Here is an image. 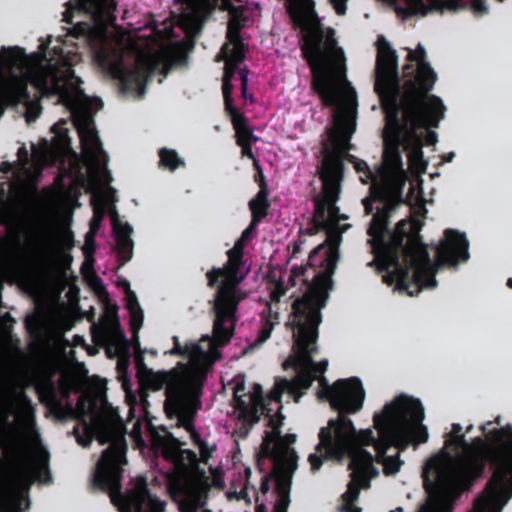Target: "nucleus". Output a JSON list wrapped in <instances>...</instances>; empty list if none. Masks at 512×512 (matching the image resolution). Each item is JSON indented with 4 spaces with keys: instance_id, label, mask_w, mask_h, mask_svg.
Masks as SVG:
<instances>
[{
    "instance_id": "52",
    "label": "nucleus",
    "mask_w": 512,
    "mask_h": 512,
    "mask_svg": "<svg viewBox=\"0 0 512 512\" xmlns=\"http://www.w3.org/2000/svg\"><path fill=\"white\" fill-rule=\"evenodd\" d=\"M249 408H256L258 413H260V409L262 408L263 395H262V387L259 384H255L254 391L249 394Z\"/></svg>"
},
{
    "instance_id": "8",
    "label": "nucleus",
    "mask_w": 512,
    "mask_h": 512,
    "mask_svg": "<svg viewBox=\"0 0 512 512\" xmlns=\"http://www.w3.org/2000/svg\"><path fill=\"white\" fill-rule=\"evenodd\" d=\"M228 260L224 267H213L206 273L207 286L218 285L215 301L213 322V338L218 346L227 345L233 335L237 321L236 312L241 298L238 296L237 285L244 276H238L243 265V256L228 250Z\"/></svg>"
},
{
    "instance_id": "50",
    "label": "nucleus",
    "mask_w": 512,
    "mask_h": 512,
    "mask_svg": "<svg viewBox=\"0 0 512 512\" xmlns=\"http://www.w3.org/2000/svg\"><path fill=\"white\" fill-rule=\"evenodd\" d=\"M244 26L240 25L238 23H228L227 26V32H226V39L228 43H234L238 41H243L241 38V30Z\"/></svg>"
},
{
    "instance_id": "41",
    "label": "nucleus",
    "mask_w": 512,
    "mask_h": 512,
    "mask_svg": "<svg viewBox=\"0 0 512 512\" xmlns=\"http://www.w3.org/2000/svg\"><path fill=\"white\" fill-rule=\"evenodd\" d=\"M36 391L42 402L49 401L60 405V402L56 399L55 385L50 379L38 383L36 385Z\"/></svg>"
},
{
    "instance_id": "11",
    "label": "nucleus",
    "mask_w": 512,
    "mask_h": 512,
    "mask_svg": "<svg viewBox=\"0 0 512 512\" xmlns=\"http://www.w3.org/2000/svg\"><path fill=\"white\" fill-rule=\"evenodd\" d=\"M76 78L72 68L60 69L55 64H39L23 77L13 76L10 80L0 75V118L5 108L16 106L21 100L29 99L28 84L33 85L43 95H64L65 84Z\"/></svg>"
},
{
    "instance_id": "37",
    "label": "nucleus",
    "mask_w": 512,
    "mask_h": 512,
    "mask_svg": "<svg viewBox=\"0 0 512 512\" xmlns=\"http://www.w3.org/2000/svg\"><path fill=\"white\" fill-rule=\"evenodd\" d=\"M233 129L235 130L237 145H242L245 143H256L259 141V137L254 135L253 130L249 127L247 118H245L243 121H239L233 124Z\"/></svg>"
},
{
    "instance_id": "18",
    "label": "nucleus",
    "mask_w": 512,
    "mask_h": 512,
    "mask_svg": "<svg viewBox=\"0 0 512 512\" xmlns=\"http://www.w3.org/2000/svg\"><path fill=\"white\" fill-rule=\"evenodd\" d=\"M150 437L152 445L156 449L161 450L166 459L174 461L185 468H198L200 459L197 454L190 449H182L180 440L174 437L166 428H161L160 431L152 428L150 430Z\"/></svg>"
},
{
    "instance_id": "24",
    "label": "nucleus",
    "mask_w": 512,
    "mask_h": 512,
    "mask_svg": "<svg viewBox=\"0 0 512 512\" xmlns=\"http://www.w3.org/2000/svg\"><path fill=\"white\" fill-rule=\"evenodd\" d=\"M40 469L31 474L26 465L17 466L5 484L0 483V512H21L20 504L10 501L5 494L8 487L26 484L30 486L34 480H40Z\"/></svg>"
},
{
    "instance_id": "21",
    "label": "nucleus",
    "mask_w": 512,
    "mask_h": 512,
    "mask_svg": "<svg viewBox=\"0 0 512 512\" xmlns=\"http://www.w3.org/2000/svg\"><path fill=\"white\" fill-rule=\"evenodd\" d=\"M384 148L382 155V164L376 169L378 178L383 184L391 180L396 175H404L402 155L400 151V141L394 138L390 132H386V126L383 131Z\"/></svg>"
},
{
    "instance_id": "60",
    "label": "nucleus",
    "mask_w": 512,
    "mask_h": 512,
    "mask_svg": "<svg viewBox=\"0 0 512 512\" xmlns=\"http://www.w3.org/2000/svg\"><path fill=\"white\" fill-rule=\"evenodd\" d=\"M238 7V11H231V13L229 14L230 15V19L228 21V23H238L240 25H243L245 24V22L247 21V17L245 16L244 14V11H245V8L243 6H237Z\"/></svg>"
},
{
    "instance_id": "44",
    "label": "nucleus",
    "mask_w": 512,
    "mask_h": 512,
    "mask_svg": "<svg viewBox=\"0 0 512 512\" xmlns=\"http://www.w3.org/2000/svg\"><path fill=\"white\" fill-rule=\"evenodd\" d=\"M24 104L26 106L25 119L27 123L34 122L40 115L41 106L38 101H34L29 93V99L21 100L20 104Z\"/></svg>"
},
{
    "instance_id": "51",
    "label": "nucleus",
    "mask_w": 512,
    "mask_h": 512,
    "mask_svg": "<svg viewBox=\"0 0 512 512\" xmlns=\"http://www.w3.org/2000/svg\"><path fill=\"white\" fill-rule=\"evenodd\" d=\"M79 134L82 142L89 139L95 146V148L102 150L101 142L97 135V132L90 129L88 125L85 127V129L79 130Z\"/></svg>"
},
{
    "instance_id": "56",
    "label": "nucleus",
    "mask_w": 512,
    "mask_h": 512,
    "mask_svg": "<svg viewBox=\"0 0 512 512\" xmlns=\"http://www.w3.org/2000/svg\"><path fill=\"white\" fill-rule=\"evenodd\" d=\"M137 348L139 349V352H137L135 354V357H134L135 366H136V369H137V373L142 377L143 375H145L151 369L148 368L147 365L144 362L143 352L141 351L140 345H139L138 342H137Z\"/></svg>"
},
{
    "instance_id": "12",
    "label": "nucleus",
    "mask_w": 512,
    "mask_h": 512,
    "mask_svg": "<svg viewBox=\"0 0 512 512\" xmlns=\"http://www.w3.org/2000/svg\"><path fill=\"white\" fill-rule=\"evenodd\" d=\"M100 444H110L102 453L93 476V486L112 497L121 495L122 465L127 463L126 428L119 422L97 420L93 427Z\"/></svg>"
},
{
    "instance_id": "55",
    "label": "nucleus",
    "mask_w": 512,
    "mask_h": 512,
    "mask_svg": "<svg viewBox=\"0 0 512 512\" xmlns=\"http://www.w3.org/2000/svg\"><path fill=\"white\" fill-rule=\"evenodd\" d=\"M328 228L327 221H321L320 218L317 217L316 211L314 210L312 217V225L305 230L306 235H315L318 232L325 230Z\"/></svg>"
},
{
    "instance_id": "6",
    "label": "nucleus",
    "mask_w": 512,
    "mask_h": 512,
    "mask_svg": "<svg viewBox=\"0 0 512 512\" xmlns=\"http://www.w3.org/2000/svg\"><path fill=\"white\" fill-rule=\"evenodd\" d=\"M397 86L388 79H380L377 84V96L386 122V132L394 138L402 139L403 148L408 153L412 166L425 169L427 162L423 156V142L418 130L421 128H438L444 118L446 107L440 97H432L430 104L398 103Z\"/></svg>"
},
{
    "instance_id": "61",
    "label": "nucleus",
    "mask_w": 512,
    "mask_h": 512,
    "mask_svg": "<svg viewBox=\"0 0 512 512\" xmlns=\"http://www.w3.org/2000/svg\"><path fill=\"white\" fill-rule=\"evenodd\" d=\"M453 507L444 503H437L435 505H426L423 512H452Z\"/></svg>"
},
{
    "instance_id": "54",
    "label": "nucleus",
    "mask_w": 512,
    "mask_h": 512,
    "mask_svg": "<svg viewBox=\"0 0 512 512\" xmlns=\"http://www.w3.org/2000/svg\"><path fill=\"white\" fill-rule=\"evenodd\" d=\"M323 450H325V455H317V454H310L309 457H308V461L311 465V470L312 472H316L318 471L322 464H323V461L325 459H333L332 457H330L328 455V452H327V449L326 448H322L321 451H318L319 453H321Z\"/></svg>"
},
{
    "instance_id": "28",
    "label": "nucleus",
    "mask_w": 512,
    "mask_h": 512,
    "mask_svg": "<svg viewBox=\"0 0 512 512\" xmlns=\"http://www.w3.org/2000/svg\"><path fill=\"white\" fill-rule=\"evenodd\" d=\"M79 10L90 14L95 21L113 16L116 10L114 0H77Z\"/></svg>"
},
{
    "instance_id": "19",
    "label": "nucleus",
    "mask_w": 512,
    "mask_h": 512,
    "mask_svg": "<svg viewBox=\"0 0 512 512\" xmlns=\"http://www.w3.org/2000/svg\"><path fill=\"white\" fill-rule=\"evenodd\" d=\"M123 512H164L165 502L152 494L145 476H138L135 484L123 495Z\"/></svg>"
},
{
    "instance_id": "4",
    "label": "nucleus",
    "mask_w": 512,
    "mask_h": 512,
    "mask_svg": "<svg viewBox=\"0 0 512 512\" xmlns=\"http://www.w3.org/2000/svg\"><path fill=\"white\" fill-rule=\"evenodd\" d=\"M323 270L318 271L308 284L306 292L292 303V311L289 321L286 323L293 331V351L296 363L311 371L318 379L319 384L324 388L320 396H325L330 401V386L323 376L328 367L326 359L319 362L313 361V355L317 353V340L319 337V326L322 322L321 310L325 308L329 298V290L332 288V274L335 264L330 256L321 260Z\"/></svg>"
},
{
    "instance_id": "63",
    "label": "nucleus",
    "mask_w": 512,
    "mask_h": 512,
    "mask_svg": "<svg viewBox=\"0 0 512 512\" xmlns=\"http://www.w3.org/2000/svg\"><path fill=\"white\" fill-rule=\"evenodd\" d=\"M329 2L337 15L343 16L346 14L348 0H329Z\"/></svg>"
},
{
    "instance_id": "23",
    "label": "nucleus",
    "mask_w": 512,
    "mask_h": 512,
    "mask_svg": "<svg viewBox=\"0 0 512 512\" xmlns=\"http://www.w3.org/2000/svg\"><path fill=\"white\" fill-rule=\"evenodd\" d=\"M72 262L71 255H60L54 246L51 238H45L41 242L39 253L35 261L37 269L43 273H51L60 270L62 275L70 268Z\"/></svg>"
},
{
    "instance_id": "27",
    "label": "nucleus",
    "mask_w": 512,
    "mask_h": 512,
    "mask_svg": "<svg viewBox=\"0 0 512 512\" xmlns=\"http://www.w3.org/2000/svg\"><path fill=\"white\" fill-rule=\"evenodd\" d=\"M112 225L119 262L124 265L130 261L133 255L134 243L131 239L133 229L129 223L120 222L116 213L112 216Z\"/></svg>"
},
{
    "instance_id": "25",
    "label": "nucleus",
    "mask_w": 512,
    "mask_h": 512,
    "mask_svg": "<svg viewBox=\"0 0 512 512\" xmlns=\"http://www.w3.org/2000/svg\"><path fill=\"white\" fill-rule=\"evenodd\" d=\"M297 459L296 452H293L292 457L272 461L274 464L275 492L278 497L290 498L292 474L297 468Z\"/></svg>"
},
{
    "instance_id": "1",
    "label": "nucleus",
    "mask_w": 512,
    "mask_h": 512,
    "mask_svg": "<svg viewBox=\"0 0 512 512\" xmlns=\"http://www.w3.org/2000/svg\"><path fill=\"white\" fill-rule=\"evenodd\" d=\"M294 28H301L303 43L300 45L302 57L311 73V88L322 105L336 110L335 128L330 129L329 138L339 151H329L324 155L318 173L322 182L321 195L315 197V211L321 221L332 224L340 213L336 205L341 191L344 162L349 141L355 131L357 97L354 90L342 95L340 82L346 80V57L338 46L335 30L323 27L316 11H288Z\"/></svg>"
},
{
    "instance_id": "5",
    "label": "nucleus",
    "mask_w": 512,
    "mask_h": 512,
    "mask_svg": "<svg viewBox=\"0 0 512 512\" xmlns=\"http://www.w3.org/2000/svg\"><path fill=\"white\" fill-rule=\"evenodd\" d=\"M424 408L417 398L400 395L385 404L373 417L374 428L380 434L376 446V462L383 465L386 476L397 474L403 464L400 451L410 445L426 443L429 437L424 420Z\"/></svg>"
},
{
    "instance_id": "3",
    "label": "nucleus",
    "mask_w": 512,
    "mask_h": 512,
    "mask_svg": "<svg viewBox=\"0 0 512 512\" xmlns=\"http://www.w3.org/2000/svg\"><path fill=\"white\" fill-rule=\"evenodd\" d=\"M480 436L465 440L452 458L450 468L436 459L424 466L422 478L427 493L456 494L469 491L485 472L487 462L494 468L486 490L495 495L499 491L512 496V424L489 430Z\"/></svg>"
},
{
    "instance_id": "17",
    "label": "nucleus",
    "mask_w": 512,
    "mask_h": 512,
    "mask_svg": "<svg viewBox=\"0 0 512 512\" xmlns=\"http://www.w3.org/2000/svg\"><path fill=\"white\" fill-rule=\"evenodd\" d=\"M142 378L147 387L153 391H158L165 387V401H168L170 389L180 387L187 391L190 389L192 382L195 380H205L206 375L200 369H192L185 373L177 368L158 372H154L151 369Z\"/></svg>"
},
{
    "instance_id": "39",
    "label": "nucleus",
    "mask_w": 512,
    "mask_h": 512,
    "mask_svg": "<svg viewBox=\"0 0 512 512\" xmlns=\"http://www.w3.org/2000/svg\"><path fill=\"white\" fill-rule=\"evenodd\" d=\"M72 18H73L72 12L69 9H67L63 13V21L66 22L67 24L73 25L69 29L68 34L75 38L88 36L91 32V25L87 22H82V21L73 24Z\"/></svg>"
},
{
    "instance_id": "64",
    "label": "nucleus",
    "mask_w": 512,
    "mask_h": 512,
    "mask_svg": "<svg viewBox=\"0 0 512 512\" xmlns=\"http://www.w3.org/2000/svg\"><path fill=\"white\" fill-rule=\"evenodd\" d=\"M289 504L290 498L278 497V500L274 505L273 512H287Z\"/></svg>"
},
{
    "instance_id": "36",
    "label": "nucleus",
    "mask_w": 512,
    "mask_h": 512,
    "mask_svg": "<svg viewBox=\"0 0 512 512\" xmlns=\"http://www.w3.org/2000/svg\"><path fill=\"white\" fill-rule=\"evenodd\" d=\"M466 436L463 428L459 423H453L451 431L446 435L444 446L451 449L455 454L460 451V448L465 444Z\"/></svg>"
},
{
    "instance_id": "47",
    "label": "nucleus",
    "mask_w": 512,
    "mask_h": 512,
    "mask_svg": "<svg viewBox=\"0 0 512 512\" xmlns=\"http://www.w3.org/2000/svg\"><path fill=\"white\" fill-rule=\"evenodd\" d=\"M268 310H269V315L268 317H266L260 331H259V335H258V338H257V342L258 343H264L267 339L270 338L271 336V333H272V330L274 328V325H275V321H273L272 319V314H271V308H270V305H268Z\"/></svg>"
},
{
    "instance_id": "14",
    "label": "nucleus",
    "mask_w": 512,
    "mask_h": 512,
    "mask_svg": "<svg viewBox=\"0 0 512 512\" xmlns=\"http://www.w3.org/2000/svg\"><path fill=\"white\" fill-rule=\"evenodd\" d=\"M205 380H195L189 390L185 391L180 387L170 389L168 401H165L164 408L170 417L175 416L178 426L183 427L190 438L197 432L195 429V417L201 408L200 398Z\"/></svg>"
},
{
    "instance_id": "49",
    "label": "nucleus",
    "mask_w": 512,
    "mask_h": 512,
    "mask_svg": "<svg viewBox=\"0 0 512 512\" xmlns=\"http://www.w3.org/2000/svg\"><path fill=\"white\" fill-rule=\"evenodd\" d=\"M225 111L229 114L232 125L245 120V115L240 113L237 108L233 105V98H224Z\"/></svg>"
},
{
    "instance_id": "30",
    "label": "nucleus",
    "mask_w": 512,
    "mask_h": 512,
    "mask_svg": "<svg viewBox=\"0 0 512 512\" xmlns=\"http://www.w3.org/2000/svg\"><path fill=\"white\" fill-rule=\"evenodd\" d=\"M126 306L130 313V326L134 336L137 338L138 331L142 327L144 320L143 310L138 302L134 291L130 289V285L126 282Z\"/></svg>"
},
{
    "instance_id": "34",
    "label": "nucleus",
    "mask_w": 512,
    "mask_h": 512,
    "mask_svg": "<svg viewBox=\"0 0 512 512\" xmlns=\"http://www.w3.org/2000/svg\"><path fill=\"white\" fill-rule=\"evenodd\" d=\"M159 165L169 171H175L179 167L185 166V162L181 159L174 149L166 147L158 151Z\"/></svg>"
},
{
    "instance_id": "45",
    "label": "nucleus",
    "mask_w": 512,
    "mask_h": 512,
    "mask_svg": "<svg viewBox=\"0 0 512 512\" xmlns=\"http://www.w3.org/2000/svg\"><path fill=\"white\" fill-rule=\"evenodd\" d=\"M285 391H289L291 394L295 395L292 380L289 381L286 378H281L275 382L274 388L271 391V398L280 401V398Z\"/></svg>"
},
{
    "instance_id": "10",
    "label": "nucleus",
    "mask_w": 512,
    "mask_h": 512,
    "mask_svg": "<svg viewBox=\"0 0 512 512\" xmlns=\"http://www.w3.org/2000/svg\"><path fill=\"white\" fill-rule=\"evenodd\" d=\"M322 448H326L328 455L337 461L345 457L350 460L348 469L351 470V480L341 496L343 504L340 512H361L362 509L354 504L359 498L360 490L370 488L372 478L379 474L373 464V455L365 449H351V439L345 432H340L332 440L328 429L322 431L316 451H321Z\"/></svg>"
},
{
    "instance_id": "20",
    "label": "nucleus",
    "mask_w": 512,
    "mask_h": 512,
    "mask_svg": "<svg viewBox=\"0 0 512 512\" xmlns=\"http://www.w3.org/2000/svg\"><path fill=\"white\" fill-rule=\"evenodd\" d=\"M210 485L207 479L186 481L174 480L170 483V490L182 499V507L188 512H197L206 505Z\"/></svg>"
},
{
    "instance_id": "57",
    "label": "nucleus",
    "mask_w": 512,
    "mask_h": 512,
    "mask_svg": "<svg viewBox=\"0 0 512 512\" xmlns=\"http://www.w3.org/2000/svg\"><path fill=\"white\" fill-rule=\"evenodd\" d=\"M65 124L66 122L61 120L51 127V131L55 134L59 141H65L68 139V130L64 127Z\"/></svg>"
},
{
    "instance_id": "26",
    "label": "nucleus",
    "mask_w": 512,
    "mask_h": 512,
    "mask_svg": "<svg viewBox=\"0 0 512 512\" xmlns=\"http://www.w3.org/2000/svg\"><path fill=\"white\" fill-rule=\"evenodd\" d=\"M151 72L152 68L146 64H138L133 69L120 71L117 77L120 80L121 89L125 92H136L139 97H143Z\"/></svg>"
},
{
    "instance_id": "62",
    "label": "nucleus",
    "mask_w": 512,
    "mask_h": 512,
    "mask_svg": "<svg viewBox=\"0 0 512 512\" xmlns=\"http://www.w3.org/2000/svg\"><path fill=\"white\" fill-rule=\"evenodd\" d=\"M238 66L235 63L225 60L224 74L222 80H230L234 77L235 73L238 70Z\"/></svg>"
},
{
    "instance_id": "31",
    "label": "nucleus",
    "mask_w": 512,
    "mask_h": 512,
    "mask_svg": "<svg viewBox=\"0 0 512 512\" xmlns=\"http://www.w3.org/2000/svg\"><path fill=\"white\" fill-rule=\"evenodd\" d=\"M247 52V46L243 41L234 43H226L222 46L220 53L216 57V61L227 60L240 65Z\"/></svg>"
},
{
    "instance_id": "59",
    "label": "nucleus",
    "mask_w": 512,
    "mask_h": 512,
    "mask_svg": "<svg viewBox=\"0 0 512 512\" xmlns=\"http://www.w3.org/2000/svg\"><path fill=\"white\" fill-rule=\"evenodd\" d=\"M286 287L282 281L275 282L274 288L270 293V298L273 302H279L281 297L286 293Z\"/></svg>"
},
{
    "instance_id": "13",
    "label": "nucleus",
    "mask_w": 512,
    "mask_h": 512,
    "mask_svg": "<svg viewBox=\"0 0 512 512\" xmlns=\"http://www.w3.org/2000/svg\"><path fill=\"white\" fill-rule=\"evenodd\" d=\"M374 203H379L376 212L369 223L367 234L370 236L368 244L379 247L383 241L388 240L393 230L389 229L390 218L396 209L404 203L401 188H391L386 184L373 183L369 188V195L362 200L364 214L373 213Z\"/></svg>"
},
{
    "instance_id": "7",
    "label": "nucleus",
    "mask_w": 512,
    "mask_h": 512,
    "mask_svg": "<svg viewBox=\"0 0 512 512\" xmlns=\"http://www.w3.org/2000/svg\"><path fill=\"white\" fill-rule=\"evenodd\" d=\"M377 55L374 68V92L380 79H388L397 86L398 103L430 104V94L437 80V74L426 60V50L418 44L415 50L408 49L407 61L403 66V75L407 79L401 83L398 69V55L383 36L376 41Z\"/></svg>"
},
{
    "instance_id": "35",
    "label": "nucleus",
    "mask_w": 512,
    "mask_h": 512,
    "mask_svg": "<svg viewBox=\"0 0 512 512\" xmlns=\"http://www.w3.org/2000/svg\"><path fill=\"white\" fill-rule=\"evenodd\" d=\"M294 366L297 371L295 378L292 380L293 382V390L295 395L300 393L302 390H307L311 387L313 382L316 380L315 375H312L311 371L307 368H302L296 363V358L294 359Z\"/></svg>"
},
{
    "instance_id": "42",
    "label": "nucleus",
    "mask_w": 512,
    "mask_h": 512,
    "mask_svg": "<svg viewBox=\"0 0 512 512\" xmlns=\"http://www.w3.org/2000/svg\"><path fill=\"white\" fill-rule=\"evenodd\" d=\"M191 440L195 446L198 447L200 452V462L207 463L208 460L211 458L212 453L216 449V445L209 446L207 442H205L198 432H194V434L191 437Z\"/></svg>"
},
{
    "instance_id": "58",
    "label": "nucleus",
    "mask_w": 512,
    "mask_h": 512,
    "mask_svg": "<svg viewBox=\"0 0 512 512\" xmlns=\"http://www.w3.org/2000/svg\"><path fill=\"white\" fill-rule=\"evenodd\" d=\"M424 129H425L424 132L418 131V134L421 135L423 146L424 145H426V146L435 145L436 142L438 141L437 133L435 131L431 130L430 128H424Z\"/></svg>"
},
{
    "instance_id": "22",
    "label": "nucleus",
    "mask_w": 512,
    "mask_h": 512,
    "mask_svg": "<svg viewBox=\"0 0 512 512\" xmlns=\"http://www.w3.org/2000/svg\"><path fill=\"white\" fill-rule=\"evenodd\" d=\"M246 397L244 381L237 382L233 388L232 404L234 409L238 411L237 419L240 425L236 430V434L240 438H246L251 428L261 419V413H258L255 407L249 408Z\"/></svg>"
},
{
    "instance_id": "53",
    "label": "nucleus",
    "mask_w": 512,
    "mask_h": 512,
    "mask_svg": "<svg viewBox=\"0 0 512 512\" xmlns=\"http://www.w3.org/2000/svg\"><path fill=\"white\" fill-rule=\"evenodd\" d=\"M253 167L256 170L254 180L259 185V188H260L259 191L269 192L267 181H266L265 175L263 173V169H262L258 159H254Z\"/></svg>"
},
{
    "instance_id": "43",
    "label": "nucleus",
    "mask_w": 512,
    "mask_h": 512,
    "mask_svg": "<svg viewBox=\"0 0 512 512\" xmlns=\"http://www.w3.org/2000/svg\"><path fill=\"white\" fill-rule=\"evenodd\" d=\"M3 54L0 53V65H15L25 55L24 49L15 47H3Z\"/></svg>"
},
{
    "instance_id": "33",
    "label": "nucleus",
    "mask_w": 512,
    "mask_h": 512,
    "mask_svg": "<svg viewBox=\"0 0 512 512\" xmlns=\"http://www.w3.org/2000/svg\"><path fill=\"white\" fill-rule=\"evenodd\" d=\"M269 192L258 191L249 203V209L254 222L261 223L262 220L268 215L270 203L268 200Z\"/></svg>"
},
{
    "instance_id": "29",
    "label": "nucleus",
    "mask_w": 512,
    "mask_h": 512,
    "mask_svg": "<svg viewBox=\"0 0 512 512\" xmlns=\"http://www.w3.org/2000/svg\"><path fill=\"white\" fill-rule=\"evenodd\" d=\"M461 0H446L443 4L441 0H410L408 2L410 14H420L426 16L432 9L442 10L445 7L451 11L460 9Z\"/></svg>"
},
{
    "instance_id": "48",
    "label": "nucleus",
    "mask_w": 512,
    "mask_h": 512,
    "mask_svg": "<svg viewBox=\"0 0 512 512\" xmlns=\"http://www.w3.org/2000/svg\"><path fill=\"white\" fill-rule=\"evenodd\" d=\"M225 111L229 114L232 125L245 120V115L240 113L237 108L233 105V98H224Z\"/></svg>"
},
{
    "instance_id": "40",
    "label": "nucleus",
    "mask_w": 512,
    "mask_h": 512,
    "mask_svg": "<svg viewBox=\"0 0 512 512\" xmlns=\"http://www.w3.org/2000/svg\"><path fill=\"white\" fill-rule=\"evenodd\" d=\"M173 343V348L168 352L170 355H178L192 359L201 353V348L197 343H190L182 346L177 336L173 337Z\"/></svg>"
},
{
    "instance_id": "9",
    "label": "nucleus",
    "mask_w": 512,
    "mask_h": 512,
    "mask_svg": "<svg viewBox=\"0 0 512 512\" xmlns=\"http://www.w3.org/2000/svg\"><path fill=\"white\" fill-rule=\"evenodd\" d=\"M330 405L337 411L338 417L330 419L326 427H322L319 432L321 435L324 429H328L331 439H336L340 432H345L351 439V449H364L366 446H376L380 441L374 436L371 429L357 431L352 420L347 417L348 414H354L361 410L365 399V391L362 382L357 377L348 379H339L330 389Z\"/></svg>"
},
{
    "instance_id": "38",
    "label": "nucleus",
    "mask_w": 512,
    "mask_h": 512,
    "mask_svg": "<svg viewBox=\"0 0 512 512\" xmlns=\"http://www.w3.org/2000/svg\"><path fill=\"white\" fill-rule=\"evenodd\" d=\"M347 160L354 165L355 170L358 173H362L363 176H360V180L362 183L366 184L369 181L376 183V178L378 177L377 173L372 172L366 161L358 159L354 155L346 153Z\"/></svg>"
},
{
    "instance_id": "15",
    "label": "nucleus",
    "mask_w": 512,
    "mask_h": 512,
    "mask_svg": "<svg viewBox=\"0 0 512 512\" xmlns=\"http://www.w3.org/2000/svg\"><path fill=\"white\" fill-rule=\"evenodd\" d=\"M184 6L185 11L180 15V26L187 33H199L206 20L219 6L220 10L238 11L232 0H179Z\"/></svg>"
},
{
    "instance_id": "32",
    "label": "nucleus",
    "mask_w": 512,
    "mask_h": 512,
    "mask_svg": "<svg viewBox=\"0 0 512 512\" xmlns=\"http://www.w3.org/2000/svg\"><path fill=\"white\" fill-rule=\"evenodd\" d=\"M103 216H104L103 211L100 208H95L94 209V215H93V217H92V219L90 221V230L86 234V242H85V246L83 247V253H84L85 257H86V261L82 265L81 271H82L84 276H86L85 265H86V263L88 261V258L92 257V255L95 252L94 234L99 229L100 223H101V221L103 219Z\"/></svg>"
},
{
    "instance_id": "16",
    "label": "nucleus",
    "mask_w": 512,
    "mask_h": 512,
    "mask_svg": "<svg viewBox=\"0 0 512 512\" xmlns=\"http://www.w3.org/2000/svg\"><path fill=\"white\" fill-rule=\"evenodd\" d=\"M284 416L279 412L275 417H270L267 426L271 430L265 431L263 441L260 445L258 458H265L271 461H278L284 457H292L294 449L289 448L296 442L295 434L281 435Z\"/></svg>"
},
{
    "instance_id": "46",
    "label": "nucleus",
    "mask_w": 512,
    "mask_h": 512,
    "mask_svg": "<svg viewBox=\"0 0 512 512\" xmlns=\"http://www.w3.org/2000/svg\"><path fill=\"white\" fill-rule=\"evenodd\" d=\"M268 310H269V315L268 317H266L260 331H259V335H258V338H257V342L258 343H264L267 339L270 338L271 336V333H272V330L274 328V325H275V321H273L272 319V314H271V308H270V305H268Z\"/></svg>"
},
{
    "instance_id": "2",
    "label": "nucleus",
    "mask_w": 512,
    "mask_h": 512,
    "mask_svg": "<svg viewBox=\"0 0 512 512\" xmlns=\"http://www.w3.org/2000/svg\"><path fill=\"white\" fill-rule=\"evenodd\" d=\"M379 272H384L383 282L395 284L399 290L409 291L410 286L416 292L423 288H435V274L438 266L457 267L469 258V242L465 233L455 229H446L444 237L436 246V262L431 261L427 245L420 235V226L416 222L400 220L388 240L383 245H370Z\"/></svg>"
}]
</instances>
